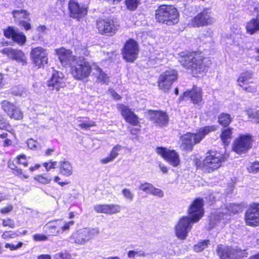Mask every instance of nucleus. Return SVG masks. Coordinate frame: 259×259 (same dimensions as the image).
<instances>
[{"mask_svg":"<svg viewBox=\"0 0 259 259\" xmlns=\"http://www.w3.org/2000/svg\"><path fill=\"white\" fill-rule=\"evenodd\" d=\"M216 251L220 259H244L248 256L246 249L233 248L222 244L217 246Z\"/></svg>","mask_w":259,"mask_h":259,"instance_id":"nucleus-9","label":"nucleus"},{"mask_svg":"<svg viewBox=\"0 0 259 259\" xmlns=\"http://www.w3.org/2000/svg\"><path fill=\"white\" fill-rule=\"evenodd\" d=\"M74 224V221H70L68 222H66L63 226H61L60 225V233H63V232L69 230L70 229V227L73 225Z\"/></svg>","mask_w":259,"mask_h":259,"instance_id":"nucleus-58","label":"nucleus"},{"mask_svg":"<svg viewBox=\"0 0 259 259\" xmlns=\"http://www.w3.org/2000/svg\"><path fill=\"white\" fill-rule=\"evenodd\" d=\"M98 80L103 84H107L109 81V77L107 74L100 68L98 69Z\"/></svg>","mask_w":259,"mask_h":259,"instance_id":"nucleus-42","label":"nucleus"},{"mask_svg":"<svg viewBox=\"0 0 259 259\" xmlns=\"http://www.w3.org/2000/svg\"><path fill=\"white\" fill-rule=\"evenodd\" d=\"M59 169L60 174L66 177H69L73 173L72 167L68 161L63 160L61 161Z\"/></svg>","mask_w":259,"mask_h":259,"instance_id":"nucleus-33","label":"nucleus"},{"mask_svg":"<svg viewBox=\"0 0 259 259\" xmlns=\"http://www.w3.org/2000/svg\"><path fill=\"white\" fill-rule=\"evenodd\" d=\"M96 126L95 121H83L79 124V126L82 129H89L92 127Z\"/></svg>","mask_w":259,"mask_h":259,"instance_id":"nucleus-52","label":"nucleus"},{"mask_svg":"<svg viewBox=\"0 0 259 259\" xmlns=\"http://www.w3.org/2000/svg\"><path fill=\"white\" fill-rule=\"evenodd\" d=\"M13 208V206L11 204L7 205L6 206L2 207L0 209V213L2 214H6L10 212Z\"/></svg>","mask_w":259,"mask_h":259,"instance_id":"nucleus-59","label":"nucleus"},{"mask_svg":"<svg viewBox=\"0 0 259 259\" xmlns=\"http://www.w3.org/2000/svg\"><path fill=\"white\" fill-rule=\"evenodd\" d=\"M179 78L178 71L174 68H169L161 72L158 76L157 85L159 90L168 93L172 84L176 82Z\"/></svg>","mask_w":259,"mask_h":259,"instance_id":"nucleus-6","label":"nucleus"},{"mask_svg":"<svg viewBox=\"0 0 259 259\" xmlns=\"http://www.w3.org/2000/svg\"><path fill=\"white\" fill-rule=\"evenodd\" d=\"M149 119L157 127H163L167 126L169 121L168 114L164 111L160 110H149Z\"/></svg>","mask_w":259,"mask_h":259,"instance_id":"nucleus-18","label":"nucleus"},{"mask_svg":"<svg viewBox=\"0 0 259 259\" xmlns=\"http://www.w3.org/2000/svg\"><path fill=\"white\" fill-rule=\"evenodd\" d=\"M15 160L18 164L21 165L24 167H27L28 165V161L24 154H20L17 155Z\"/></svg>","mask_w":259,"mask_h":259,"instance_id":"nucleus-43","label":"nucleus"},{"mask_svg":"<svg viewBox=\"0 0 259 259\" xmlns=\"http://www.w3.org/2000/svg\"><path fill=\"white\" fill-rule=\"evenodd\" d=\"M227 208L229 215H234L242 211V206L240 204H231Z\"/></svg>","mask_w":259,"mask_h":259,"instance_id":"nucleus-37","label":"nucleus"},{"mask_svg":"<svg viewBox=\"0 0 259 259\" xmlns=\"http://www.w3.org/2000/svg\"><path fill=\"white\" fill-rule=\"evenodd\" d=\"M124 4L128 10L134 11L138 8L140 0H124Z\"/></svg>","mask_w":259,"mask_h":259,"instance_id":"nucleus-38","label":"nucleus"},{"mask_svg":"<svg viewBox=\"0 0 259 259\" xmlns=\"http://www.w3.org/2000/svg\"><path fill=\"white\" fill-rule=\"evenodd\" d=\"M0 52L2 54L7 56L9 59L15 60L22 65L27 64V58L23 52L21 50L12 48H5L1 50Z\"/></svg>","mask_w":259,"mask_h":259,"instance_id":"nucleus-23","label":"nucleus"},{"mask_svg":"<svg viewBox=\"0 0 259 259\" xmlns=\"http://www.w3.org/2000/svg\"><path fill=\"white\" fill-rule=\"evenodd\" d=\"M233 128L231 127H225L221 132L220 138L223 145L224 147H228L233 138Z\"/></svg>","mask_w":259,"mask_h":259,"instance_id":"nucleus-28","label":"nucleus"},{"mask_svg":"<svg viewBox=\"0 0 259 259\" xmlns=\"http://www.w3.org/2000/svg\"><path fill=\"white\" fill-rule=\"evenodd\" d=\"M40 167V165L39 164H36L34 166H30L29 168V170L31 171H34L38 169H39Z\"/></svg>","mask_w":259,"mask_h":259,"instance_id":"nucleus-63","label":"nucleus"},{"mask_svg":"<svg viewBox=\"0 0 259 259\" xmlns=\"http://www.w3.org/2000/svg\"><path fill=\"white\" fill-rule=\"evenodd\" d=\"M119 27L118 22L112 18H99L96 21V28L98 33L104 36H114Z\"/></svg>","mask_w":259,"mask_h":259,"instance_id":"nucleus-7","label":"nucleus"},{"mask_svg":"<svg viewBox=\"0 0 259 259\" xmlns=\"http://www.w3.org/2000/svg\"><path fill=\"white\" fill-rule=\"evenodd\" d=\"M139 52L138 42L132 38L127 39L121 49L122 58L127 63H134L138 59Z\"/></svg>","mask_w":259,"mask_h":259,"instance_id":"nucleus-11","label":"nucleus"},{"mask_svg":"<svg viewBox=\"0 0 259 259\" xmlns=\"http://www.w3.org/2000/svg\"><path fill=\"white\" fill-rule=\"evenodd\" d=\"M8 167L11 169L12 174L19 179L24 180L29 178V175L17 166L13 161L8 163Z\"/></svg>","mask_w":259,"mask_h":259,"instance_id":"nucleus-30","label":"nucleus"},{"mask_svg":"<svg viewBox=\"0 0 259 259\" xmlns=\"http://www.w3.org/2000/svg\"><path fill=\"white\" fill-rule=\"evenodd\" d=\"M23 244L24 243L21 241H18L16 244H14L13 243H6L5 244V247L11 251H15L21 248Z\"/></svg>","mask_w":259,"mask_h":259,"instance_id":"nucleus-46","label":"nucleus"},{"mask_svg":"<svg viewBox=\"0 0 259 259\" xmlns=\"http://www.w3.org/2000/svg\"><path fill=\"white\" fill-rule=\"evenodd\" d=\"M252 122L256 124H259V112L258 111H257L256 114Z\"/></svg>","mask_w":259,"mask_h":259,"instance_id":"nucleus-64","label":"nucleus"},{"mask_svg":"<svg viewBox=\"0 0 259 259\" xmlns=\"http://www.w3.org/2000/svg\"><path fill=\"white\" fill-rule=\"evenodd\" d=\"M245 29L247 33L250 35L259 31V19L253 18L249 20L246 23Z\"/></svg>","mask_w":259,"mask_h":259,"instance_id":"nucleus-31","label":"nucleus"},{"mask_svg":"<svg viewBox=\"0 0 259 259\" xmlns=\"http://www.w3.org/2000/svg\"><path fill=\"white\" fill-rule=\"evenodd\" d=\"M228 157L227 154L216 150H209L202 160L196 159L195 165L197 169H200L204 172L212 173L223 166Z\"/></svg>","mask_w":259,"mask_h":259,"instance_id":"nucleus-3","label":"nucleus"},{"mask_svg":"<svg viewBox=\"0 0 259 259\" xmlns=\"http://www.w3.org/2000/svg\"><path fill=\"white\" fill-rule=\"evenodd\" d=\"M55 53L62 66L65 68H69L78 58L73 54L71 50L63 47L56 49Z\"/></svg>","mask_w":259,"mask_h":259,"instance_id":"nucleus-17","label":"nucleus"},{"mask_svg":"<svg viewBox=\"0 0 259 259\" xmlns=\"http://www.w3.org/2000/svg\"><path fill=\"white\" fill-rule=\"evenodd\" d=\"M204 201L202 197L194 198L187 209V216L181 217L175 227L177 237L185 239L191 230L192 225L198 222L204 215Z\"/></svg>","mask_w":259,"mask_h":259,"instance_id":"nucleus-1","label":"nucleus"},{"mask_svg":"<svg viewBox=\"0 0 259 259\" xmlns=\"http://www.w3.org/2000/svg\"><path fill=\"white\" fill-rule=\"evenodd\" d=\"M60 178L59 176H56L55 177L54 179V181L55 182L58 183L60 186L63 187L65 186V185H67L69 184V182H60Z\"/></svg>","mask_w":259,"mask_h":259,"instance_id":"nucleus-61","label":"nucleus"},{"mask_svg":"<svg viewBox=\"0 0 259 259\" xmlns=\"http://www.w3.org/2000/svg\"><path fill=\"white\" fill-rule=\"evenodd\" d=\"M33 179L41 185H47L52 181L51 177L47 174H38L34 177Z\"/></svg>","mask_w":259,"mask_h":259,"instance_id":"nucleus-36","label":"nucleus"},{"mask_svg":"<svg viewBox=\"0 0 259 259\" xmlns=\"http://www.w3.org/2000/svg\"><path fill=\"white\" fill-rule=\"evenodd\" d=\"M69 16L77 21H80L88 15L89 7L87 5L79 3L77 0H69L68 3Z\"/></svg>","mask_w":259,"mask_h":259,"instance_id":"nucleus-12","label":"nucleus"},{"mask_svg":"<svg viewBox=\"0 0 259 259\" xmlns=\"http://www.w3.org/2000/svg\"><path fill=\"white\" fill-rule=\"evenodd\" d=\"M254 141L251 134H240L233 141L232 150L238 155L245 154L252 148Z\"/></svg>","mask_w":259,"mask_h":259,"instance_id":"nucleus-8","label":"nucleus"},{"mask_svg":"<svg viewBox=\"0 0 259 259\" xmlns=\"http://www.w3.org/2000/svg\"><path fill=\"white\" fill-rule=\"evenodd\" d=\"M191 138V132H188L180 137L181 147L186 151L191 152L193 150L194 145Z\"/></svg>","mask_w":259,"mask_h":259,"instance_id":"nucleus-29","label":"nucleus"},{"mask_svg":"<svg viewBox=\"0 0 259 259\" xmlns=\"http://www.w3.org/2000/svg\"><path fill=\"white\" fill-rule=\"evenodd\" d=\"M0 130L6 131L12 135L15 134L14 129L10 122L0 112Z\"/></svg>","mask_w":259,"mask_h":259,"instance_id":"nucleus-35","label":"nucleus"},{"mask_svg":"<svg viewBox=\"0 0 259 259\" xmlns=\"http://www.w3.org/2000/svg\"><path fill=\"white\" fill-rule=\"evenodd\" d=\"M69 69L71 75L77 80L88 78L92 71L90 63L83 57H78Z\"/></svg>","mask_w":259,"mask_h":259,"instance_id":"nucleus-5","label":"nucleus"},{"mask_svg":"<svg viewBox=\"0 0 259 259\" xmlns=\"http://www.w3.org/2000/svg\"><path fill=\"white\" fill-rule=\"evenodd\" d=\"M244 221L247 226L253 228L259 226V203L249 204L244 213Z\"/></svg>","mask_w":259,"mask_h":259,"instance_id":"nucleus-16","label":"nucleus"},{"mask_svg":"<svg viewBox=\"0 0 259 259\" xmlns=\"http://www.w3.org/2000/svg\"><path fill=\"white\" fill-rule=\"evenodd\" d=\"M12 14L15 22L19 26L22 27L25 31H28L31 29V23L28 21L23 20L24 19L30 20L29 18L30 13L27 10L24 9L14 10L12 11Z\"/></svg>","mask_w":259,"mask_h":259,"instance_id":"nucleus-21","label":"nucleus"},{"mask_svg":"<svg viewBox=\"0 0 259 259\" xmlns=\"http://www.w3.org/2000/svg\"><path fill=\"white\" fill-rule=\"evenodd\" d=\"M47 84L48 87L51 88L52 90L58 91L66 86L65 77L61 72L55 70L50 78L47 80Z\"/></svg>","mask_w":259,"mask_h":259,"instance_id":"nucleus-26","label":"nucleus"},{"mask_svg":"<svg viewBox=\"0 0 259 259\" xmlns=\"http://www.w3.org/2000/svg\"><path fill=\"white\" fill-rule=\"evenodd\" d=\"M202 90L200 88L193 85L191 89L184 92L183 95L180 97L179 100L181 101H183L185 97L188 98L193 104L198 105L202 102Z\"/></svg>","mask_w":259,"mask_h":259,"instance_id":"nucleus-24","label":"nucleus"},{"mask_svg":"<svg viewBox=\"0 0 259 259\" xmlns=\"http://www.w3.org/2000/svg\"><path fill=\"white\" fill-rule=\"evenodd\" d=\"M249 173L256 174L259 172V162L255 161L251 162L246 168Z\"/></svg>","mask_w":259,"mask_h":259,"instance_id":"nucleus-45","label":"nucleus"},{"mask_svg":"<svg viewBox=\"0 0 259 259\" xmlns=\"http://www.w3.org/2000/svg\"><path fill=\"white\" fill-rule=\"evenodd\" d=\"M122 149L121 145L117 144L114 146L111 149L110 154L105 158H102L101 160V162L103 164H106L112 161L118 155V152Z\"/></svg>","mask_w":259,"mask_h":259,"instance_id":"nucleus-32","label":"nucleus"},{"mask_svg":"<svg viewBox=\"0 0 259 259\" xmlns=\"http://www.w3.org/2000/svg\"><path fill=\"white\" fill-rule=\"evenodd\" d=\"M253 73L250 70H245L240 74L237 79V85L246 93H252L256 91V85L251 80Z\"/></svg>","mask_w":259,"mask_h":259,"instance_id":"nucleus-14","label":"nucleus"},{"mask_svg":"<svg viewBox=\"0 0 259 259\" xmlns=\"http://www.w3.org/2000/svg\"><path fill=\"white\" fill-rule=\"evenodd\" d=\"M57 161H53L50 160L48 162H45L42 163V166L46 168L47 171L50 170L51 169H55L57 165Z\"/></svg>","mask_w":259,"mask_h":259,"instance_id":"nucleus-51","label":"nucleus"},{"mask_svg":"<svg viewBox=\"0 0 259 259\" xmlns=\"http://www.w3.org/2000/svg\"><path fill=\"white\" fill-rule=\"evenodd\" d=\"M30 59L37 68H43L48 63V54L47 50L41 47L32 48L30 52Z\"/></svg>","mask_w":259,"mask_h":259,"instance_id":"nucleus-15","label":"nucleus"},{"mask_svg":"<svg viewBox=\"0 0 259 259\" xmlns=\"http://www.w3.org/2000/svg\"><path fill=\"white\" fill-rule=\"evenodd\" d=\"M256 112L257 111H255L251 109H247L245 110L246 115L247 116L248 119L252 122L255 117Z\"/></svg>","mask_w":259,"mask_h":259,"instance_id":"nucleus-56","label":"nucleus"},{"mask_svg":"<svg viewBox=\"0 0 259 259\" xmlns=\"http://www.w3.org/2000/svg\"><path fill=\"white\" fill-rule=\"evenodd\" d=\"M156 152L173 166L176 167L179 165V155L175 150H170L163 147H157L156 148Z\"/></svg>","mask_w":259,"mask_h":259,"instance_id":"nucleus-19","label":"nucleus"},{"mask_svg":"<svg viewBox=\"0 0 259 259\" xmlns=\"http://www.w3.org/2000/svg\"><path fill=\"white\" fill-rule=\"evenodd\" d=\"M217 127L215 125H206L196 130L195 133H191V140L194 146L200 143L209 133L217 130Z\"/></svg>","mask_w":259,"mask_h":259,"instance_id":"nucleus-25","label":"nucleus"},{"mask_svg":"<svg viewBox=\"0 0 259 259\" xmlns=\"http://www.w3.org/2000/svg\"><path fill=\"white\" fill-rule=\"evenodd\" d=\"M0 105L3 111L11 119L21 121L23 119V112L16 103L4 100L0 102Z\"/></svg>","mask_w":259,"mask_h":259,"instance_id":"nucleus-13","label":"nucleus"},{"mask_svg":"<svg viewBox=\"0 0 259 259\" xmlns=\"http://www.w3.org/2000/svg\"><path fill=\"white\" fill-rule=\"evenodd\" d=\"M179 62L195 77L205 74L211 64L209 58L199 50L181 52L179 54Z\"/></svg>","mask_w":259,"mask_h":259,"instance_id":"nucleus-2","label":"nucleus"},{"mask_svg":"<svg viewBox=\"0 0 259 259\" xmlns=\"http://www.w3.org/2000/svg\"><path fill=\"white\" fill-rule=\"evenodd\" d=\"M61 220H55L49 222L44 227L46 234L49 236H57L60 233Z\"/></svg>","mask_w":259,"mask_h":259,"instance_id":"nucleus-27","label":"nucleus"},{"mask_svg":"<svg viewBox=\"0 0 259 259\" xmlns=\"http://www.w3.org/2000/svg\"><path fill=\"white\" fill-rule=\"evenodd\" d=\"M128 257L130 258H134L136 256H144L145 253L144 252L137 251L134 250H130L127 253Z\"/></svg>","mask_w":259,"mask_h":259,"instance_id":"nucleus-57","label":"nucleus"},{"mask_svg":"<svg viewBox=\"0 0 259 259\" xmlns=\"http://www.w3.org/2000/svg\"><path fill=\"white\" fill-rule=\"evenodd\" d=\"M232 121V118L230 114L223 112L218 116V122L220 125L224 127H229V125Z\"/></svg>","mask_w":259,"mask_h":259,"instance_id":"nucleus-34","label":"nucleus"},{"mask_svg":"<svg viewBox=\"0 0 259 259\" xmlns=\"http://www.w3.org/2000/svg\"><path fill=\"white\" fill-rule=\"evenodd\" d=\"M4 36L8 39H11L13 42L20 46L24 45L27 38L23 32L19 31L14 27L9 26L3 29Z\"/></svg>","mask_w":259,"mask_h":259,"instance_id":"nucleus-20","label":"nucleus"},{"mask_svg":"<svg viewBox=\"0 0 259 259\" xmlns=\"http://www.w3.org/2000/svg\"><path fill=\"white\" fill-rule=\"evenodd\" d=\"M210 8H204L190 20L189 25L191 27L199 28L213 24L214 18Z\"/></svg>","mask_w":259,"mask_h":259,"instance_id":"nucleus-10","label":"nucleus"},{"mask_svg":"<svg viewBox=\"0 0 259 259\" xmlns=\"http://www.w3.org/2000/svg\"><path fill=\"white\" fill-rule=\"evenodd\" d=\"M8 134L7 133H3L0 134V138L4 139L3 146L7 147L10 146L12 144V141L11 139L8 138Z\"/></svg>","mask_w":259,"mask_h":259,"instance_id":"nucleus-48","label":"nucleus"},{"mask_svg":"<svg viewBox=\"0 0 259 259\" xmlns=\"http://www.w3.org/2000/svg\"><path fill=\"white\" fill-rule=\"evenodd\" d=\"M19 236V235L16 232L11 230L5 231L2 235V238L7 241Z\"/></svg>","mask_w":259,"mask_h":259,"instance_id":"nucleus-41","label":"nucleus"},{"mask_svg":"<svg viewBox=\"0 0 259 259\" xmlns=\"http://www.w3.org/2000/svg\"><path fill=\"white\" fill-rule=\"evenodd\" d=\"M2 225L3 227L14 229L16 227L14 220L10 218H6L2 220Z\"/></svg>","mask_w":259,"mask_h":259,"instance_id":"nucleus-44","label":"nucleus"},{"mask_svg":"<svg viewBox=\"0 0 259 259\" xmlns=\"http://www.w3.org/2000/svg\"><path fill=\"white\" fill-rule=\"evenodd\" d=\"M107 214L112 215L120 212L121 206L116 204H107Z\"/></svg>","mask_w":259,"mask_h":259,"instance_id":"nucleus-39","label":"nucleus"},{"mask_svg":"<svg viewBox=\"0 0 259 259\" xmlns=\"http://www.w3.org/2000/svg\"><path fill=\"white\" fill-rule=\"evenodd\" d=\"M56 259H70L71 255L67 251L60 252L55 255Z\"/></svg>","mask_w":259,"mask_h":259,"instance_id":"nucleus-53","label":"nucleus"},{"mask_svg":"<svg viewBox=\"0 0 259 259\" xmlns=\"http://www.w3.org/2000/svg\"><path fill=\"white\" fill-rule=\"evenodd\" d=\"M153 185L149 183H144L139 186V189L141 191L150 194L153 187Z\"/></svg>","mask_w":259,"mask_h":259,"instance_id":"nucleus-49","label":"nucleus"},{"mask_svg":"<svg viewBox=\"0 0 259 259\" xmlns=\"http://www.w3.org/2000/svg\"><path fill=\"white\" fill-rule=\"evenodd\" d=\"M117 109L124 120L132 126H137L140 124L138 116L127 106L120 104L117 106Z\"/></svg>","mask_w":259,"mask_h":259,"instance_id":"nucleus-22","label":"nucleus"},{"mask_svg":"<svg viewBox=\"0 0 259 259\" xmlns=\"http://www.w3.org/2000/svg\"><path fill=\"white\" fill-rule=\"evenodd\" d=\"M150 194L158 197H162L164 195L163 192L161 190L155 188L153 186Z\"/></svg>","mask_w":259,"mask_h":259,"instance_id":"nucleus-54","label":"nucleus"},{"mask_svg":"<svg viewBox=\"0 0 259 259\" xmlns=\"http://www.w3.org/2000/svg\"><path fill=\"white\" fill-rule=\"evenodd\" d=\"M122 194L126 199H127L130 201L133 199L134 195L129 189L126 188L122 189Z\"/></svg>","mask_w":259,"mask_h":259,"instance_id":"nucleus-55","label":"nucleus"},{"mask_svg":"<svg viewBox=\"0 0 259 259\" xmlns=\"http://www.w3.org/2000/svg\"><path fill=\"white\" fill-rule=\"evenodd\" d=\"M110 93L112 97L116 101L120 100L121 99V97L113 89L109 90Z\"/></svg>","mask_w":259,"mask_h":259,"instance_id":"nucleus-60","label":"nucleus"},{"mask_svg":"<svg viewBox=\"0 0 259 259\" xmlns=\"http://www.w3.org/2000/svg\"><path fill=\"white\" fill-rule=\"evenodd\" d=\"M180 14L173 5L161 4L155 10L154 18L157 23L174 25L179 21Z\"/></svg>","mask_w":259,"mask_h":259,"instance_id":"nucleus-4","label":"nucleus"},{"mask_svg":"<svg viewBox=\"0 0 259 259\" xmlns=\"http://www.w3.org/2000/svg\"><path fill=\"white\" fill-rule=\"evenodd\" d=\"M107 204H98L94 206V210L97 213L107 214Z\"/></svg>","mask_w":259,"mask_h":259,"instance_id":"nucleus-47","label":"nucleus"},{"mask_svg":"<svg viewBox=\"0 0 259 259\" xmlns=\"http://www.w3.org/2000/svg\"><path fill=\"white\" fill-rule=\"evenodd\" d=\"M48 236L47 234H38L36 233L32 236V239L33 241L36 242L38 241H45L48 239Z\"/></svg>","mask_w":259,"mask_h":259,"instance_id":"nucleus-50","label":"nucleus"},{"mask_svg":"<svg viewBox=\"0 0 259 259\" xmlns=\"http://www.w3.org/2000/svg\"><path fill=\"white\" fill-rule=\"evenodd\" d=\"M37 259H52V257L48 254H41L37 256Z\"/></svg>","mask_w":259,"mask_h":259,"instance_id":"nucleus-62","label":"nucleus"},{"mask_svg":"<svg viewBox=\"0 0 259 259\" xmlns=\"http://www.w3.org/2000/svg\"><path fill=\"white\" fill-rule=\"evenodd\" d=\"M209 244V240L205 239L198 242L194 245L193 249L195 252H199L203 251Z\"/></svg>","mask_w":259,"mask_h":259,"instance_id":"nucleus-40","label":"nucleus"}]
</instances>
